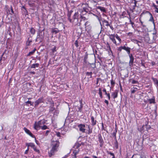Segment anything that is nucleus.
Masks as SVG:
<instances>
[{"mask_svg":"<svg viewBox=\"0 0 158 158\" xmlns=\"http://www.w3.org/2000/svg\"><path fill=\"white\" fill-rule=\"evenodd\" d=\"M79 17L81 18V19H83V18H85V17H83L81 15L79 16L78 12H76L75 13L73 16V19L70 18L69 17L68 18V20L69 22L72 24L73 26H80V23L79 22Z\"/></svg>","mask_w":158,"mask_h":158,"instance_id":"obj_1","label":"nucleus"},{"mask_svg":"<svg viewBox=\"0 0 158 158\" xmlns=\"http://www.w3.org/2000/svg\"><path fill=\"white\" fill-rule=\"evenodd\" d=\"M52 149L48 153L49 156L52 157L55 154V153L58 151L59 145V142L57 140H52L51 143Z\"/></svg>","mask_w":158,"mask_h":158,"instance_id":"obj_2","label":"nucleus"},{"mask_svg":"<svg viewBox=\"0 0 158 158\" xmlns=\"http://www.w3.org/2000/svg\"><path fill=\"white\" fill-rule=\"evenodd\" d=\"M46 122V121L44 119H43L37 122H35L34 125V129L37 131L40 130L41 127Z\"/></svg>","mask_w":158,"mask_h":158,"instance_id":"obj_3","label":"nucleus"},{"mask_svg":"<svg viewBox=\"0 0 158 158\" xmlns=\"http://www.w3.org/2000/svg\"><path fill=\"white\" fill-rule=\"evenodd\" d=\"M44 100L43 97H42L40 98H39L34 102L35 106H37L40 103L44 102Z\"/></svg>","mask_w":158,"mask_h":158,"instance_id":"obj_4","label":"nucleus"},{"mask_svg":"<svg viewBox=\"0 0 158 158\" xmlns=\"http://www.w3.org/2000/svg\"><path fill=\"white\" fill-rule=\"evenodd\" d=\"M80 131L82 133L85 132V125L84 124H80L77 126Z\"/></svg>","mask_w":158,"mask_h":158,"instance_id":"obj_5","label":"nucleus"},{"mask_svg":"<svg viewBox=\"0 0 158 158\" xmlns=\"http://www.w3.org/2000/svg\"><path fill=\"white\" fill-rule=\"evenodd\" d=\"M50 113L53 114L54 115L57 116L59 113L58 110L55 109L54 108H51L50 109Z\"/></svg>","mask_w":158,"mask_h":158,"instance_id":"obj_6","label":"nucleus"},{"mask_svg":"<svg viewBox=\"0 0 158 158\" xmlns=\"http://www.w3.org/2000/svg\"><path fill=\"white\" fill-rule=\"evenodd\" d=\"M23 130L25 131V132L28 135H29L31 137L33 138H35V136L34 135H33L30 131L26 127H24L23 128Z\"/></svg>","mask_w":158,"mask_h":158,"instance_id":"obj_7","label":"nucleus"},{"mask_svg":"<svg viewBox=\"0 0 158 158\" xmlns=\"http://www.w3.org/2000/svg\"><path fill=\"white\" fill-rule=\"evenodd\" d=\"M115 35L114 34H111L110 35V38L111 40V41L116 45H117V44L116 43V42L115 39Z\"/></svg>","mask_w":158,"mask_h":158,"instance_id":"obj_8","label":"nucleus"},{"mask_svg":"<svg viewBox=\"0 0 158 158\" xmlns=\"http://www.w3.org/2000/svg\"><path fill=\"white\" fill-rule=\"evenodd\" d=\"M129 56L130 58V60L129 62L130 66H131L133 64L134 60V57L133 56L132 54H129Z\"/></svg>","mask_w":158,"mask_h":158,"instance_id":"obj_9","label":"nucleus"},{"mask_svg":"<svg viewBox=\"0 0 158 158\" xmlns=\"http://www.w3.org/2000/svg\"><path fill=\"white\" fill-rule=\"evenodd\" d=\"M123 49L126 51L128 55L130 53V48L128 47H126L125 46H123Z\"/></svg>","mask_w":158,"mask_h":158,"instance_id":"obj_10","label":"nucleus"},{"mask_svg":"<svg viewBox=\"0 0 158 158\" xmlns=\"http://www.w3.org/2000/svg\"><path fill=\"white\" fill-rule=\"evenodd\" d=\"M103 25L104 26H110V24L109 22L106 20L104 19H103L102 20Z\"/></svg>","mask_w":158,"mask_h":158,"instance_id":"obj_11","label":"nucleus"},{"mask_svg":"<svg viewBox=\"0 0 158 158\" xmlns=\"http://www.w3.org/2000/svg\"><path fill=\"white\" fill-rule=\"evenodd\" d=\"M89 23L87 21L85 23V28L86 30H90L91 28V27L89 25Z\"/></svg>","mask_w":158,"mask_h":158,"instance_id":"obj_12","label":"nucleus"},{"mask_svg":"<svg viewBox=\"0 0 158 158\" xmlns=\"http://www.w3.org/2000/svg\"><path fill=\"white\" fill-rule=\"evenodd\" d=\"M79 151V150L78 149H76L74 150L73 152V158H76V155L78 153Z\"/></svg>","mask_w":158,"mask_h":158,"instance_id":"obj_13","label":"nucleus"},{"mask_svg":"<svg viewBox=\"0 0 158 158\" xmlns=\"http://www.w3.org/2000/svg\"><path fill=\"white\" fill-rule=\"evenodd\" d=\"M112 96L113 97L114 99H115L117 97L118 92L116 90L114 92L112 93Z\"/></svg>","mask_w":158,"mask_h":158,"instance_id":"obj_14","label":"nucleus"},{"mask_svg":"<svg viewBox=\"0 0 158 158\" xmlns=\"http://www.w3.org/2000/svg\"><path fill=\"white\" fill-rule=\"evenodd\" d=\"M91 122L92 125L94 126L96 125V120H94V118L93 116L91 117Z\"/></svg>","mask_w":158,"mask_h":158,"instance_id":"obj_15","label":"nucleus"},{"mask_svg":"<svg viewBox=\"0 0 158 158\" xmlns=\"http://www.w3.org/2000/svg\"><path fill=\"white\" fill-rule=\"evenodd\" d=\"M26 145L27 146L28 148L30 147L32 148L35 146V144L32 143H26Z\"/></svg>","mask_w":158,"mask_h":158,"instance_id":"obj_16","label":"nucleus"},{"mask_svg":"<svg viewBox=\"0 0 158 158\" xmlns=\"http://www.w3.org/2000/svg\"><path fill=\"white\" fill-rule=\"evenodd\" d=\"M131 41L134 42V43L137 44V45L138 46H140L139 44V43H141V42L140 41H138L136 39H131Z\"/></svg>","mask_w":158,"mask_h":158,"instance_id":"obj_17","label":"nucleus"},{"mask_svg":"<svg viewBox=\"0 0 158 158\" xmlns=\"http://www.w3.org/2000/svg\"><path fill=\"white\" fill-rule=\"evenodd\" d=\"M97 8L98 9L100 10L101 11L103 12H106V10L104 7H102L101 6H99Z\"/></svg>","mask_w":158,"mask_h":158,"instance_id":"obj_18","label":"nucleus"},{"mask_svg":"<svg viewBox=\"0 0 158 158\" xmlns=\"http://www.w3.org/2000/svg\"><path fill=\"white\" fill-rule=\"evenodd\" d=\"M39 65V63H37L35 64H31V68L35 69L36 67H38Z\"/></svg>","mask_w":158,"mask_h":158,"instance_id":"obj_19","label":"nucleus"},{"mask_svg":"<svg viewBox=\"0 0 158 158\" xmlns=\"http://www.w3.org/2000/svg\"><path fill=\"white\" fill-rule=\"evenodd\" d=\"M103 91L105 93V94L106 95L108 98L109 100L110 99V94L109 93H107L106 91V89L104 88L103 90Z\"/></svg>","mask_w":158,"mask_h":158,"instance_id":"obj_20","label":"nucleus"},{"mask_svg":"<svg viewBox=\"0 0 158 158\" xmlns=\"http://www.w3.org/2000/svg\"><path fill=\"white\" fill-rule=\"evenodd\" d=\"M115 36L116 38L118 41V44H119L121 43V39L120 38V37L118 36L117 34H116L115 35Z\"/></svg>","mask_w":158,"mask_h":158,"instance_id":"obj_21","label":"nucleus"},{"mask_svg":"<svg viewBox=\"0 0 158 158\" xmlns=\"http://www.w3.org/2000/svg\"><path fill=\"white\" fill-rule=\"evenodd\" d=\"M148 101L149 102L150 104L155 103V99L154 98H153L151 99H148Z\"/></svg>","mask_w":158,"mask_h":158,"instance_id":"obj_22","label":"nucleus"},{"mask_svg":"<svg viewBox=\"0 0 158 158\" xmlns=\"http://www.w3.org/2000/svg\"><path fill=\"white\" fill-rule=\"evenodd\" d=\"M36 51V49L34 48L33 50L27 54V56H30L32 55Z\"/></svg>","mask_w":158,"mask_h":158,"instance_id":"obj_23","label":"nucleus"},{"mask_svg":"<svg viewBox=\"0 0 158 158\" xmlns=\"http://www.w3.org/2000/svg\"><path fill=\"white\" fill-rule=\"evenodd\" d=\"M59 32V31L56 28H53L52 29V32L53 33H55V34L58 33Z\"/></svg>","mask_w":158,"mask_h":158,"instance_id":"obj_24","label":"nucleus"},{"mask_svg":"<svg viewBox=\"0 0 158 158\" xmlns=\"http://www.w3.org/2000/svg\"><path fill=\"white\" fill-rule=\"evenodd\" d=\"M96 16L97 17V19H98V20L99 21V23H100V25H101V29H102V24L101 23V16H97V15H96Z\"/></svg>","mask_w":158,"mask_h":158,"instance_id":"obj_25","label":"nucleus"},{"mask_svg":"<svg viewBox=\"0 0 158 158\" xmlns=\"http://www.w3.org/2000/svg\"><path fill=\"white\" fill-rule=\"evenodd\" d=\"M98 90H99L98 94L99 95L100 97L101 98H102V92L101 89V88H99V89Z\"/></svg>","mask_w":158,"mask_h":158,"instance_id":"obj_26","label":"nucleus"},{"mask_svg":"<svg viewBox=\"0 0 158 158\" xmlns=\"http://www.w3.org/2000/svg\"><path fill=\"white\" fill-rule=\"evenodd\" d=\"M92 72H87L86 73V75L89 76V78H91L92 77Z\"/></svg>","mask_w":158,"mask_h":158,"instance_id":"obj_27","label":"nucleus"},{"mask_svg":"<svg viewBox=\"0 0 158 158\" xmlns=\"http://www.w3.org/2000/svg\"><path fill=\"white\" fill-rule=\"evenodd\" d=\"M48 127L47 126L44 124L41 127L40 129L43 130H44L47 129H48Z\"/></svg>","mask_w":158,"mask_h":158,"instance_id":"obj_28","label":"nucleus"},{"mask_svg":"<svg viewBox=\"0 0 158 158\" xmlns=\"http://www.w3.org/2000/svg\"><path fill=\"white\" fill-rule=\"evenodd\" d=\"M115 142L114 143V145L115 146V147L117 149L118 148V141L116 139H115Z\"/></svg>","mask_w":158,"mask_h":158,"instance_id":"obj_29","label":"nucleus"},{"mask_svg":"<svg viewBox=\"0 0 158 158\" xmlns=\"http://www.w3.org/2000/svg\"><path fill=\"white\" fill-rule=\"evenodd\" d=\"M150 15H151V17L149 19V21H150V22H152V23H154V21L153 18L152 16V15L151 13H150Z\"/></svg>","mask_w":158,"mask_h":158,"instance_id":"obj_30","label":"nucleus"},{"mask_svg":"<svg viewBox=\"0 0 158 158\" xmlns=\"http://www.w3.org/2000/svg\"><path fill=\"white\" fill-rule=\"evenodd\" d=\"M137 89L136 88L133 87L131 89V93H134L136 91V89Z\"/></svg>","mask_w":158,"mask_h":158,"instance_id":"obj_31","label":"nucleus"},{"mask_svg":"<svg viewBox=\"0 0 158 158\" xmlns=\"http://www.w3.org/2000/svg\"><path fill=\"white\" fill-rule=\"evenodd\" d=\"M30 32L32 34H35V30L33 28H31L30 31Z\"/></svg>","mask_w":158,"mask_h":158,"instance_id":"obj_32","label":"nucleus"},{"mask_svg":"<svg viewBox=\"0 0 158 158\" xmlns=\"http://www.w3.org/2000/svg\"><path fill=\"white\" fill-rule=\"evenodd\" d=\"M82 107L83 106L80 105V107H79L78 108V111L81 112L82 110Z\"/></svg>","mask_w":158,"mask_h":158,"instance_id":"obj_33","label":"nucleus"},{"mask_svg":"<svg viewBox=\"0 0 158 158\" xmlns=\"http://www.w3.org/2000/svg\"><path fill=\"white\" fill-rule=\"evenodd\" d=\"M152 79L153 80V81H154V82L155 83V84H156L157 83H158V80H157V79H156V78H152Z\"/></svg>","mask_w":158,"mask_h":158,"instance_id":"obj_34","label":"nucleus"},{"mask_svg":"<svg viewBox=\"0 0 158 158\" xmlns=\"http://www.w3.org/2000/svg\"><path fill=\"white\" fill-rule=\"evenodd\" d=\"M51 50L53 53L56 52V46H54L53 48H52Z\"/></svg>","mask_w":158,"mask_h":158,"instance_id":"obj_35","label":"nucleus"},{"mask_svg":"<svg viewBox=\"0 0 158 158\" xmlns=\"http://www.w3.org/2000/svg\"><path fill=\"white\" fill-rule=\"evenodd\" d=\"M33 148V149L34 151H35V152H36L38 153L40 152L39 150L36 148V147L35 146H34V147Z\"/></svg>","mask_w":158,"mask_h":158,"instance_id":"obj_36","label":"nucleus"},{"mask_svg":"<svg viewBox=\"0 0 158 158\" xmlns=\"http://www.w3.org/2000/svg\"><path fill=\"white\" fill-rule=\"evenodd\" d=\"M138 130L139 131L141 132L143 130V126H142V127L141 126L140 127H139L138 128Z\"/></svg>","mask_w":158,"mask_h":158,"instance_id":"obj_37","label":"nucleus"},{"mask_svg":"<svg viewBox=\"0 0 158 158\" xmlns=\"http://www.w3.org/2000/svg\"><path fill=\"white\" fill-rule=\"evenodd\" d=\"M131 83L132 84H138V82L137 81L133 80L132 81Z\"/></svg>","mask_w":158,"mask_h":158,"instance_id":"obj_38","label":"nucleus"},{"mask_svg":"<svg viewBox=\"0 0 158 158\" xmlns=\"http://www.w3.org/2000/svg\"><path fill=\"white\" fill-rule=\"evenodd\" d=\"M101 79L100 78H97V81H96V84L97 85H98L99 81H101Z\"/></svg>","mask_w":158,"mask_h":158,"instance_id":"obj_39","label":"nucleus"},{"mask_svg":"<svg viewBox=\"0 0 158 158\" xmlns=\"http://www.w3.org/2000/svg\"><path fill=\"white\" fill-rule=\"evenodd\" d=\"M34 102H33L32 103H31V102L30 101H27L26 102V103L27 104H30L31 105H32L33 104Z\"/></svg>","mask_w":158,"mask_h":158,"instance_id":"obj_40","label":"nucleus"},{"mask_svg":"<svg viewBox=\"0 0 158 158\" xmlns=\"http://www.w3.org/2000/svg\"><path fill=\"white\" fill-rule=\"evenodd\" d=\"M127 35L129 36H132L133 35V33L132 32H130L127 33Z\"/></svg>","mask_w":158,"mask_h":158,"instance_id":"obj_41","label":"nucleus"},{"mask_svg":"<svg viewBox=\"0 0 158 158\" xmlns=\"http://www.w3.org/2000/svg\"><path fill=\"white\" fill-rule=\"evenodd\" d=\"M117 132V130L115 132H114L113 133V135L114 136V139H116V134Z\"/></svg>","mask_w":158,"mask_h":158,"instance_id":"obj_42","label":"nucleus"},{"mask_svg":"<svg viewBox=\"0 0 158 158\" xmlns=\"http://www.w3.org/2000/svg\"><path fill=\"white\" fill-rule=\"evenodd\" d=\"M10 8H11V13H10V14L11 15H12L13 14H14V12L13 9V8L12 6H10Z\"/></svg>","mask_w":158,"mask_h":158,"instance_id":"obj_43","label":"nucleus"},{"mask_svg":"<svg viewBox=\"0 0 158 158\" xmlns=\"http://www.w3.org/2000/svg\"><path fill=\"white\" fill-rule=\"evenodd\" d=\"M98 138H99V142L101 143H102V138L101 136L100 135V136H99Z\"/></svg>","mask_w":158,"mask_h":158,"instance_id":"obj_44","label":"nucleus"},{"mask_svg":"<svg viewBox=\"0 0 158 158\" xmlns=\"http://www.w3.org/2000/svg\"><path fill=\"white\" fill-rule=\"evenodd\" d=\"M75 45L77 47L78 46V41L77 40H76L75 41Z\"/></svg>","mask_w":158,"mask_h":158,"instance_id":"obj_45","label":"nucleus"},{"mask_svg":"<svg viewBox=\"0 0 158 158\" xmlns=\"http://www.w3.org/2000/svg\"><path fill=\"white\" fill-rule=\"evenodd\" d=\"M110 83L111 85H113L115 84V82L113 80H110Z\"/></svg>","mask_w":158,"mask_h":158,"instance_id":"obj_46","label":"nucleus"},{"mask_svg":"<svg viewBox=\"0 0 158 158\" xmlns=\"http://www.w3.org/2000/svg\"><path fill=\"white\" fill-rule=\"evenodd\" d=\"M50 132V131L49 130L46 131V133H45V135L46 136L48 135V133Z\"/></svg>","mask_w":158,"mask_h":158,"instance_id":"obj_47","label":"nucleus"},{"mask_svg":"<svg viewBox=\"0 0 158 158\" xmlns=\"http://www.w3.org/2000/svg\"><path fill=\"white\" fill-rule=\"evenodd\" d=\"M122 49H123V46L119 47L118 49V50L120 52H121Z\"/></svg>","mask_w":158,"mask_h":158,"instance_id":"obj_48","label":"nucleus"},{"mask_svg":"<svg viewBox=\"0 0 158 158\" xmlns=\"http://www.w3.org/2000/svg\"><path fill=\"white\" fill-rule=\"evenodd\" d=\"M29 150V147H28V148L27 147V149L25 151V154H27Z\"/></svg>","mask_w":158,"mask_h":158,"instance_id":"obj_49","label":"nucleus"},{"mask_svg":"<svg viewBox=\"0 0 158 158\" xmlns=\"http://www.w3.org/2000/svg\"><path fill=\"white\" fill-rule=\"evenodd\" d=\"M156 34V29L154 30L153 32V33L152 34L153 35H155Z\"/></svg>","mask_w":158,"mask_h":158,"instance_id":"obj_50","label":"nucleus"},{"mask_svg":"<svg viewBox=\"0 0 158 158\" xmlns=\"http://www.w3.org/2000/svg\"><path fill=\"white\" fill-rule=\"evenodd\" d=\"M152 6H153L154 8H156V7H157L158 6H157L156 5H155V4L154 3H153L152 4Z\"/></svg>","mask_w":158,"mask_h":158,"instance_id":"obj_51","label":"nucleus"},{"mask_svg":"<svg viewBox=\"0 0 158 158\" xmlns=\"http://www.w3.org/2000/svg\"><path fill=\"white\" fill-rule=\"evenodd\" d=\"M109 26L110 27V28L112 30H114V28L113 27V26L110 25V26Z\"/></svg>","mask_w":158,"mask_h":158,"instance_id":"obj_52","label":"nucleus"},{"mask_svg":"<svg viewBox=\"0 0 158 158\" xmlns=\"http://www.w3.org/2000/svg\"><path fill=\"white\" fill-rule=\"evenodd\" d=\"M107 49L109 50H111L109 44H108V45L107 46Z\"/></svg>","mask_w":158,"mask_h":158,"instance_id":"obj_53","label":"nucleus"},{"mask_svg":"<svg viewBox=\"0 0 158 158\" xmlns=\"http://www.w3.org/2000/svg\"><path fill=\"white\" fill-rule=\"evenodd\" d=\"M155 12L158 13V8H157V7L156 8H155Z\"/></svg>","mask_w":158,"mask_h":158,"instance_id":"obj_54","label":"nucleus"},{"mask_svg":"<svg viewBox=\"0 0 158 158\" xmlns=\"http://www.w3.org/2000/svg\"><path fill=\"white\" fill-rule=\"evenodd\" d=\"M79 102H80V105L83 106L82 100H79Z\"/></svg>","mask_w":158,"mask_h":158,"instance_id":"obj_55","label":"nucleus"},{"mask_svg":"<svg viewBox=\"0 0 158 158\" xmlns=\"http://www.w3.org/2000/svg\"><path fill=\"white\" fill-rule=\"evenodd\" d=\"M104 102L105 103H106L107 104V105H108V104L109 102H108V101H107V100H105L104 101Z\"/></svg>","mask_w":158,"mask_h":158,"instance_id":"obj_56","label":"nucleus"},{"mask_svg":"<svg viewBox=\"0 0 158 158\" xmlns=\"http://www.w3.org/2000/svg\"><path fill=\"white\" fill-rule=\"evenodd\" d=\"M151 64L152 66H154V65H155L156 64V63H155V62H154V61H152L151 63Z\"/></svg>","mask_w":158,"mask_h":158,"instance_id":"obj_57","label":"nucleus"},{"mask_svg":"<svg viewBox=\"0 0 158 158\" xmlns=\"http://www.w3.org/2000/svg\"><path fill=\"white\" fill-rule=\"evenodd\" d=\"M153 24V26H154V28H153V30H155L156 29V25H155V24L154 23H154H152Z\"/></svg>","mask_w":158,"mask_h":158,"instance_id":"obj_58","label":"nucleus"},{"mask_svg":"<svg viewBox=\"0 0 158 158\" xmlns=\"http://www.w3.org/2000/svg\"><path fill=\"white\" fill-rule=\"evenodd\" d=\"M130 23L132 25H133V24H134V23L133 22H132L131 20H130Z\"/></svg>","mask_w":158,"mask_h":158,"instance_id":"obj_59","label":"nucleus"},{"mask_svg":"<svg viewBox=\"0 0 158 158\" xmlns=\"http://www.w3.org/2000/svg\"><path fill=\"white\" fill-rule=\"evenodd\" d=\"M31 73H32V74H35V73L34 71H33V72H31Z\"/></svg>","mask_w":158,"mask_h":158,"instance_id":"obj_60","label":"nucleus"},{"mask_svg":"<svg viewBox=\"0 0 158 158\" xmlns=\"http://www.w3.org/2000/svg\"><path fill=\"white\" fill-rule=\"evenodd\" d=\"M110 154L111 155V156H114V153H111V152H110Z\"/></svg>","mask_w":158,"mask_h":158,"instance_id":"obj_61","label":"nucleus"},{"mask_svg":"<svg viewBox=\"0 0 158 158\" xmlns=\"http://www.w3.org/2000/svg\"><path fill=\"white\" fill-rule=\"evenodd\" d=\"M92 157L94 158H98L97 156H92Z\"/></svg>","mask_w":158,"mask_h":158,"instance_id":"obj_62","label":"nucleus"},{"mask_svg":"<svg viewBox=\"0 0 158 158\" xmlns=\"http://www.w3.org/2000/svg\"><path fill=\"white\" fill-rule=\"evenodd\" d=\"M84 158H91V157H88L87 156H85V157H84Z\"/></svg>","mask_w":158,"mask_h":158,"instance_id":"obj_63","label":"nucleus"},{"mask_svg":"<svg viewBox=\"0 0 158 158\" xmlns=\"http://www.w3.org/2000/svg\"><path fill=\"white\" fill-rule=\"evenodd\" d=\"M134 4H135V6H136V1H135V2H134Z\"/></svg>","mask_w":158,"mask_h":158,"instance_id":"obj_64","label":"nucleus"}]
</instances>
